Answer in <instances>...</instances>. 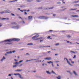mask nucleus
<instances>
[{"label":"nucleus","instance_id":"nucleus-1","mask_svg":"<svg viewBox=\"0 0 79 79\" xmlns=\"http://www.w3.org/2000/svg\"><path fill=\"white\" fill-rule=\"evenodd\" d=\"M20 40V39H17V38H13L12 39H10L9 40H6L4 41H3L2 42H11V41H19Z\"/></svg>","mask_w":79,"mask_h":79},{"label":"nucleus","instance_id":"nucleus-2","mask_svg":"<svg viewBox=\"0 0 79 79\" xmlns=\"http://www.w3.org/2000/svg\"><path fill=\"white\" fill-rule=\"evenodd\" d=\"M39 35H36L35 36H33L32 38V39H33V40H38L39 39H42V38H38L35 39H36V38H37V37H39Z\"/></svg>","mask_w":79,"mask_h":79},{"label":"nucleus","instance_id":"nucleus-3","mask_svg":"<svg viewBox=\"0 0 79 79\" xmlns=\"http://www.w3.org/2000/svg\"><path fill=\"white\" fill-rule=\"evenodd\" d=\"M38 18L43 19H48V17L45 16H40L38 17Z\"/></svg>","mask_w":79,"mask_h":79},{"label":"nucleus","instance_id":"nucleus-4","mask_svg":"<svg viewBox=\"0 0 79 79\" xmlns=\"http://www.w3.org/2000/svg\"><path fill=\"white\" fill-rule=\"evenodd\" d=\"M14 75H15V76H19L20 78L22 79H23V78L21 77V75H20V74L19 73H15L14 74Z\"/></svg>","mask_w":79,"mask_h":79},{"label":"nucleus","instance_id":"nucleus-5","mask_svg":"<svg viewBox=\"0 0 79 79\" xmlns=\"http://www.w3.org/2000/svg\"><path fill=\"white\" fill-rule=\"evenodd\" d=\"M66 59V60H67V63L69 64V65H70V66H73V65L71 64H70V62L68 61V59L66 58H64V60H65Z\"/></svg>","mask_w":79,"mask_h":79},{"label":"nucleus","instance_id":"nucleus-6","mask_svg":"<svg viewBox=\"0 0 79 79\" xmlns=\"http://www.w3.org/2000/svg\"><path fill=\"white\" fill-rule=\"evenodd\" d=\"M12 29H18L19 28V26H13L12 27Z\"/></svg>","mask_w":79,"mask_h":79},{"label":"nucleus","instance_id":"nucleus-7","mask_svg":"<svg viewBox=\"0 0 79 79\" xmlns=\"http://www.w3.org/2000/svg\"><path fill=\"white\" fill-rule=\"evenodd\" d=\"M5 11H6L5 12L6 13H11V11L9 10H6Z\"/></svg>","mask_w":79,"mask_h":79},{"label":"nucleus","instance_id":"nucleus-8","mask_svg":"<svg viewBox=\"0 0 79 79\" xmlns=\"http://www.w3.org/2000/svg\"><path fill=\"white\" fill-rule=\"evenodd\" d=\"M45 60H52V58L51 57H46L44 58Z\"/></svg>","mask_w":79,"mask_h":79},{"label":"nucleus","instance_id":"nucleus-9","mask_svg":"<svg viewBox=\"0 0 79 79\" xmlns=\"http://www.w3.org/2000/svg\"><path fill=\"white\" fill-rule=\"evenodd\" d=\"M6 59V58H5V57L3 56L2 59L1 60V61H3L4 60H5Z\"/></svg>","mask_w":79,"mask_h":79},{"label":"nucleus","instance_id":"nucleus-10","mask_svg":"<svg viewBox=\"0 0 79 79\" xmlns=\"http://www.w3.org/2000/svg\"><path fill=\"white\" fill-rule=\"evenodd\" d=\"M6 10H5L4 11H3L1 12H0L1 14H3V13H6Z\"/></svg>","mask_w":79,"mask_h":79},{"label":"nucleus","instance_id":"nucleus-11","mask_svg":"<svg viewBox=\"0 0 79 79\" xmlns=\"http://www.w3.org/2000/svg\"><path fill=\"white\" fill-rule=\"evenodd\" d=\"M2 20H4V19H6V20H9V18H2Z\"/></svg>","mask_w":79,"mask_h":79},{"label":"nucleus","instance_id":"nucleus-12","mask_svg":"<svg viewBox=\"0 0 79 79\" xmlns=\"http://www.w3.org/2000/svg\"><path fill=\"white\" fill-rule=\"evenodd\" d=\"M73 74H75V75L76 76H77V73H76V72L75 71H73Z\"/></svg>","mask_w":79,"mask_h":79},{"label":"nucleus","instance_id":"nucleus-13","mask_svg":"<svg viewBox=\"0 0 79 79\" xmlns=\"http://www.w3.org/2000/svg\"><path fill=\"white\" fill-rule=\"evenodd\" d=\"M26 7V6L25 5H22L20 6V7L21 8H24Z\"/></svg>","mask_w":79,"mask_h":79},{"label":"nucleus","instance_id":"nucleus-14","mask_svg":"<svg viewBox=\"0 0 79 79\" xmlns=\"http://www.w3.org/2000/svg\"><path fill=\"white\" fill-rule=\"evenodd\" d=\"M53 7H50V8H46V10H48L49 9H53Z\"/></svg>","mask_w":79,"mask_h":79},{"label":"nucleus","instance_id":"nucleus-15","mask_svg":"<svg viewBox=\"0 0 79 79\" xmlns=\"http://www.w3.org/2000/svg\"><path fill=\"white\" fill-rule=\"evenodd\" d=\"M46 73L47 74H51V73L49 72V71H46Z\"/></svg>","mask_w":79,"mask_h":79},{"label":"nucleus","instance_id":"nucleus-16","mask_svg":"<svg viewBox=\"0 0 79 79\" xmlns=\"http://www.w3.org/2000/svg\"><path fill=\"white\" fill-rule=\"evenodd\" d=\"M32 16H28V19H32Z\"/></svg>","mask_w":79,"mask_h":79},{"label":"nucleus","instance_id":"nucleus-17","mask_svg":"<svg viewBox=\"0 0 79 79\" xmlns=\"http://www.w3.org/2000/svg\"><path fill=\"white\" fill-rule=\"evenodd\" d=\"M7 54H11L12 53V52L10 51V52H7Z\"/></svg>","mask_w":79,"mask_h":79},{"label":"nucleus","instance_id":"nucleus-18","mask_svg":"<svg viewBox=\"0 0 79 79\" xmlns=\"http://www.w3.org/2000/svg\"><path fill=\"white\" fill-rule=\"evenodd\" d=\"M58 79H61V76H59L58 77H56Z\"/></svg>","mask_w":79,"mask_h":79},{"label":"nucleus","instance_id":"nucleus-19","mask_svg":"<svg viewBox=\"0 0 79 79\" xmlns=\"http://www.w3.org/2000/svg\"><path fill=\"white\" fill-rule=\"evenodd\" d=\"M15 71H22V69H17L15 70Z\"/></svg>","mask_w":79,"mask_h":79},{"label":"nucleus","instance_id":"nucleus-20","mask_svg":"<svg viewBox=\"0 0 79 79\" xmlns=\"http://www.w3.org/2000/svg\"><path fill=\"white\" fill-rule=\"evenodd\" d=\"M41 61H42V60H37L35 62H36V63H38L39 62H41Z\"/></svg>","mask_w":79,"mask_h":79},{"label":"nucleus","instance_id":"nucleus-21","mask_svg":"<svg viewBox=\"0 0 79 79\" xmlns=\"http://www.w3.org/2000/svg\"><path fill=\"white\" fill-rule=\"evenodd\" d=\"M11 24H15V25H16L17 24H16V23H15V22H13V23H11Z\"/></svg>","mask_w":79,"mask_h":79},{"label":"nucleus","instance_id":"nucleus-22","mask_svg":"<svg viewBox=\"0 0 79 79\" xmlns=\"http://www.w3.org/2000/svg\"><path fill=\"white\" fill-rule=\"evenodd\" d=\"M33 45V44L32 43H29L27 44L28 45Z\"/></svg>","mask_w":79,"mask_h":79},{"label":"nucleus","instance_id":"nucleus-23","mask_svg":"<svg viewBox=\"0 0 79 79\" xmlns=\"http://www.w3.org/2000/svg\"><path fill=\"white\" fill-rule=\"evenodd\" d=\"M52 73L54 74H56V73H55V72H54V71H53V70L52 71Z\"/></svg>","mask_w":79,"mask_h":79},{"label":"nucleus","instance_id":"nucleus-24","mask_svg":"<svg viewBox=\"0 0 79 79\" xmlns=\"http://www.w3.org/2000/svg\"><path fill=\"white\" fill-rule=\"evenodd\" d=\"M18 66V65H13V68H16V67H17V66Z\"/></svg>","mask_w":79,"mask_h":79},{"label":"nucleus","instance_id":"nucleus-25","mask_svg":"<svg viewBox=\"0 0 79 79\" xmlns=\"http://www.w3.org/2000/svg\"><path fill=\"white\" fill-rule=\"evenodd\" d=\"M77 9H69V10L70 11H71V10H77Z\"/></svg>","mask_w":79,"mask_h":79},{"label":"nucleus","instance_id":"nucleus-26","mask_svg":"<svg viewBox=\"0 0 79 79\" xmlns=\"http://www.w3.org/2000/svg\"><path fill=\"white\" fill-rule=\"evenodd\" d=\"M67 37L68 38H70L71 37V35H68L67 36Z\"/></svg>","mask_w":79,"mask_h":79},{"label":"nucleus","instance_id":"nucleus-27","mask_svg":"<svg viewBox=\"0 0 79 79\" xmlns=\"http://www.w3.org/2000/svg\"><path fill=\"white\" fill-rule=\"evenodd\" d=\"M67 72H68V73H70V74H72V73H71V72L69 71H67Z\"/></svg>","mask_w":79,"mask_h":79},{"label":"nucleus","instance_id":"nucleus-28","mask_svg":"<svg viewBox=\"0 0 79 79\" xmlns=\"http://www.w3.org/2000/svg\"><path fill=\"white\" fill-rule=\"evenodd\" d=\"M60 45V44H59V43H57L56 44H55V45L56 46H57L58 45Z\"/></svg>","mask_w":79,"mask_h":79},{"label":"nucleus","instance_id":"nucleus-29","mask_svg":"<svg viewBox=\"0 0 79 79\" xmlns=\"http://www.w3.org/2000/svg\"><path fill=\"white\" fill-rule=\"evenodd\" d=\"M53 63V62L50 61L49 62H48V63H49L50 64V63Z\"/></svg>","mask_w":79,"mask_h":79},{"label":"nucleus","instance_id":"nucleus-30","mask_svg":"<svg viewBox=\"0 0 79 79\" xmlns=\"http://www.w3.org/2000/svg\"><path fill=\"white\" fill-rule=\"evenodd\" d=\"M70 52L71 53H74V54L75 53V52H74V51H71Z\"/></svg>","mask_w":79,"mask_h":79},{"label":"nucleus","instance_id":"nucleus-31","mask_svg":"<svg viewBox=\"0 0 79 79\" xmlns=\"http://www.w3.org/2000/svg\"><path fill=\"white\" fill-rule=\"evenodd\" d=\"M40 47L42 48H44V47H45V46H40Z\"/></svg>","mask_w":79,"mask_h":79},{"label":"nucleus","instance_id":"nucleus-32","mask_svg":"<svg viewBox=\"0 0 79 79\" xmlns=\"http://www.w3.org/2000/svg\"><path fill=\"white\" fill-rule=\"evenodd\" d=\"M36 2H41V0H38L36 1Z\"/></svg>","mask_w":79,"mask_h":79},{"label":"nucleus","instance_id":"nucleus-33","mask_svg":"<svg viewBox=\"0 0 79 79\" xmlns=\"http://www.w3.org/2000/svg\"><path fill=\"white\" fill-rule=\"evenodd\" d=\"M31 61L30 60H27L26 61V63H27V62H28V61Z\"/></svg>","mask_w":79,"mask_h":79},{"label":"nucleus","instance_id":"nucleus-34","mask_svg":"<svg viewBox=\"0 0 79 79\" xmlns=\"http://www.w3.org/2000/svg\"><path fill=\"white\" fill-rule=\"evenodd\" d=\"M76 17L77 18H78V17H79V16L77 15H75V17Z\"/></svg>","mask_w":79,"mask_h":79},{"label":"nucleus","instance_id":"nucleus-35","mask_svg":"<svg viewBox=\"0 0 79 79\" xmlns=\"http://www.w3.org/2000/svg\"><path fill=\"white\" fill-rule=\"evenodd\" d=\"M57 4H61V2H57Z\"/></svg>","mask_w":79,"mask_h":79},{"label":"nucleus","instance_id":"nucleus-36","mask_svg":"<svg viewBox=\"0 0 79 79\" xmlns=\"http://www.w3.org/2000/svg\"><path fill=\"white\" fill-rule=\"evenodd\" d=\"M74 3H77V2H79V1H76L74 2Z\"/></svg>","mask_w":79,"mask_h":79},{"label":"nucleus","instance_id":"nucleus-37","mask_svg":"<svg viewBox=\"0 0 79 79\" xmlns=\"http://www.w3.org/2000/svg\"><path fill=\"white\" fill-rule=\"evenodd\" d=\"M15 64H19V63L18 62H16L15 63Z\"/></svg>","mask_w":79,"mask_h":79},{"label":"nucleus","instance_id":"nucleus-38","mask_svg":"<svg viewBox=\"0 0 79 79\" xmlns=\"http://www.w3.org/2000/svg\"><path fill=\"white\" fill-rule=\"evenodd\" d=\"M31 1H32V0H27V2H31Z\"/></svg>","mask_w":79,"mask_h":79},{"label":"nucleus","instance_id":"nucleus-39","mask_svg":"<svg viewBox=\"0 0 79 79\" xmlns=\"http://www.w3.org/2000/svg\"><path fill=\"white\" fill-rule=\"evenodd\" d=\"M76 55H75L73 57V58H76Z\"/></svg>","mask_w":79,"mask_h":79},{"label":"nucleus","instance_id":"nucleus-40","mask_svg":"<svg viewBox=\"0 0 79 79\" xmlns=\"http://www.w3.org/2000/svg\"><path fill=\"white\" fill-rule=\"evenodd\" d=\"M23 60H21L19 62V63H21V62H23Z\"/></svg>","mask_w":79,"mask_h":79},{"label":"nucleus","instance_id":"nucleus-41","mask_svg":"<svg viewBox=\"0 0 79 79\" xmlns=\"http://www.w3.org/2000/svg\"><path fill=\"white\" fill-rule=\"evenodd\" d=\"M66 41L67 42V43H69H69H70V42H69V41H67V40H66Z\"/></svg>","mask_w":79,"mask_h":79},{"label":"nucleus","instance_id":"nucleus-42","mask_svg":"<svg viewBox=\"0 0 79 79\" xmlns=\"http://www.w3.org/2000/svg\"><path fill=\"white\" fill-rule=\"evenodd\" d=\"M50 36H49L48 37H47V38L48 39H50Z\"/></svg>","mask_w":79,"mask_h":79},{"label":"nucleus","instance_id":"nucleus-43","mask_svg":"<svg viewBox=\"0 0 79 79\" xmlns=\"http://www.w3.org/2000/svg\"><path fill=\"white\" fill-rule=\"evenodd\" d=\"M45 47H50V46H46Z\"/></svg>","mask_w":79,"mask_h":79},{"label":"nucleus","instance_id":"nucleus-44","mask_svg":"<svg viewBox=\"0 0 79 79\" xmlns=\"http://www.w3.org/2000/svg\"><path fill=\"white\" fill-rule=\"evenodd\" d=\"M11 15H12V16H15V14H11Z\"/></svg>","mask_w":79,"mask_h":79},{"label":"nucleus","instance_id":"nucleus-45","mask_svg":"<svg viewBox=\"0 0 79 79\" xmlns=\"http://www.w3.org/2000/svg\"><path fill=\"white\" fill-rule=\"evenodd\" d=\"M71 62L72 63H73V64L74 63V62L73 61H71Z\"/></svg>","mask_w":79,"mask_h":79},{"label":"nucleus","instance_id":"nucleus-46","mask_svg":"<svg viewBox=\"0 0 79 79\" xmlns=\"http://www.w3.org/2000/svg\"><path fill=\"white\" fill-rule=\"evenodd\" d=\"M19 19H22V20H23V19H22V18L21 17H19Z\"/></svg>","mask_w":79,"mask_h":79},{"label":"nucleus","instance_id":"nucleus-47","mask_svg":"<svg viewBox=\"0 0 79 79\" xmlns=\"http://www.w3.org/2000/svg\"><path fill=\"white\" fill-rule=\"evenodd\" d=\"M7 54H8V53H7V52H6V53L5 54V56H7Z\"/></svg>","mask_w":79,"mask_h":79},{"label":"nucleus","instance_id":"nucleus-48","mask_svg":"<svg viewBox=\"0 0 79 79\" xmlns=\"http://www.w3.org/2000/svg\"><path fill=\"white\" fill-rule=\"evenodd\" d=\"M6 44H9V45H10L11 44L10 43H6Z\"/></svg>","mask_w":79,"mask_h":79},{"label":"nucleus","instance_id":"nucleus-49","mask_svg":"<svg viewBox=\"0 0 79 79\" xmlns=\"http://www.w3.org/2000/svg\"><path fill=\"white\" fill-rule=\"evenodd\" d=\"M62 2L63 3H64H64H65V2H64V1H62Z\"/></svg>","mask_w":79,"mask_h":79},{"label":"nucleus","instance_id":"nucleus-50","mask_svg":"<svg viewBox=\"0 0 79 79\" xmlns=\"http://www.w3.org/2000/svg\"><path fill=\"white\" fill-rule=\"evenodd\" d=\"M12 52L13 53H15V52H16V51H12Z\"/></svg>","mask_w":79,"mask_h":79},{"label":"nucleus","instance_id":"nucleus-51","mask_svg":"<svg viewBox=\"0 0 79 79\" xmlns=\"http://www.w3.org/2000/svg\"><path fill=\"white\" fill-rule=\"evenodd\" d=\"M56 63H58L59 62H60V61H56Z\"/></svg>","mask_w":79,"mask_h":79},{"label":"nucleus","instance_id":"nucleus-52","mask_svg":"<svg viewBox=\"0 0 79 79\" xmlns=\"http://www.w3.org/2000/svg\"><path fill=\"white\" fill-rule=\"evenodd\" d=\"M23 66V64H21L20 65H19V67H20L21 66Z\"/></svg>","mask_w":79,"mask_h":79},{"label":"nucleus","instance_id":"nucleus-53","mask_svg":"<svg viewBox=\"0 0 79 79\" xmlns=\"http://www.w3.org/2000/svg\"><path fill=\"white\" fill-rule=\"evenodd\" d=\"M56 16V14H53V16Z\"/></svg>","mask_w":79,"mask_h":79},{"label":"nucleus","instance_id":"nucleus-54","mask_svg":"<svg viewBox=\"0 0 79 79\" xmlns=\"http://www.w3.org/2000/svg\"><path fill=\"white\" fill-rule=\"evenodd\" d=\"M52 31H53V30H50L49 31V32H52Z\"/></svg>","mask_w":79,"mask_h":79},{"label":"nucleus","instance_id":"nucleus-55","mask_svg":"<svg viewBox=\"0 0 79 79\" xmlns=\"http://www.w3.org/2000/svg\"><path fill=\"white\" fill-rule=\"evenodd\" d=\"M18 10H20H20H21V8H18Z\"/></svg>","mask_w":79,"mask_h":79},{"label":"nucleus","instance_id":"nucleus-56","mask_svg":"<svg viewBox=\"0 0 79 79\" xmlns=\"http://www.w3.org/2000/svg\"><path fill=\"white\" fill-rule=\"evenodd\" d=\"M11 74H9V75H8V76H11Z\"/></svg>","mask_w":79,"mask_h":79},{"label":"nucleus","instance_id":"nucleus-57","mask_svg":"<svg viewBox=\"0 0 79 79\" xmlns=\"http://www.w3.org/2000/svg\"><path fill=\"white\" fill-rule=\"evenodd\" d=\"M14 2V1H12L9 2L11 3V2Z\"/></svg>","mask_w":79,"mask_h":79},{"label":"nucleus","instance_id":"nucleus-58","mask_svg":"<svg viewBox=\"0 0 79 79\" xmlns=\"http://www.w3.org/2000/svg\"><path fill=\"white\" fill-rule=\"evenodd\" d=\"M20 11H21V12H23V10H20Z\"/></svg>","mask_w":79,"mask_h":79},{"label":"nucleus","instance_id":"nucleus-59","mask_svg":"<svg viewBox=\"0 0 79 79\" xmlns=\"http://www.w3.org/2000/svg\"><path fill=\"white\" fill-rule=\"evenodd\" d=\"M72 17H75V15H72Z\"/></svg>","mask_w":79,"mask_h":79},{"label":"nucleus","instance_id":"nucleus-60","mask_svg":"<svg viewBox=\"0 0 79 79\" xmlns=\"http://www.w3.org/2000/svg\"><path fill=\"white\" fill-rule=\"evenodd\" d=\"M52 66H53V67L54 66V65H53V63L52 64Z\"/></svg>","mask_w":79,"mask_h":79},{"label":"nucleus","instance_id":"nucleus-61","mask_svg":"<svg viewBox=\"0 0 79 79\" xmlns=\"http://www.w3.org/2000/svg\"><path fill=\"white\" fill-rule=\"evenodd\" d=\"M24 14H25V15H26L27 14V12H26L24 13Z\"/></svg>","mask_w":79,"mask_h":79},{"label":"nucleus","instance_id":"nucleus-62","mask_svg":"<svg viewBox=\"0 0 79 79\" xmlns=\"http://www.w3.org/2000/svg\"><path fill=\"white\" fill-rule=\"evenodd\" d=\"M76 6H79V4L76 5Z\"/></svg>","mask_w":79,"mask_h":79},{"label":"nucleus","instance_id":"nucleus-63","mask_svg":"<svg viewBox=\"0 0 79 79\" xmlns=\"http://www.w3.org/2000/svg\"><path fill=\"white\" fill-rule=\"evenodd\" d=\"M1 26H2V25H1V23H0V27H1Z\"/></svg>","mask_w":79,"mask_h":79},{"label":"nucleus","instance_id":"nucleus-64","mask_svg":"<svg viewBox=\"0 0 79 79\" xmlns=\"http://www.w3.org/2000/svg\"><path fill=\"white\" fill-rule=\"evenodd\" d=\"M23 11H27V10H23Z\"/></svg>","mask_w":79,"mask_h":79}]
</instances>
